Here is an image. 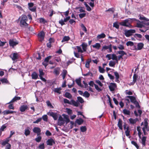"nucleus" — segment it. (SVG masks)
I'll return each mask as SVG.
<instances>
[{"label":"nucleus","mask_w":149,"mask_h":149,"mask_svg":"<svg viewBox=\"0 0 149 149\" xmlns=\"http://www.w3.org/2000/svg\"><path fill=\"white\" fill-rule=\"evenodd\" d=\"M45 34L44 32L42 31L38 33V36L39 38V40L40 41H42L44 39Z\"/></svg>","instance_id":"9"},{"label":"nucleus","mask_w":149,"mask_h":149,"mask_svg":"<svg viewBox=\"0 0 149 149\" xmlns=\"http://www.w3.org/2000/svg\"><path fill=\"white\" fill-rule=\"evenodd\" d=\"M115 64L116 63L115 62L112 61H111L109 62V65L110 66L113 67L114 66Z\"/></svg>","instance_id":"49"},{"label":"nucleus","mask_w":149,"mask_h":149,"mask_svg":"<svg viewBox=\"0 0 149 149\" xmlns=\"http://www.w3.org/2000/svg\"><path fill=\"white\" fill-rule=\"evenodd\" d=\"M64 96L65 97L70 99H71L72 97L71 94L68 92H66Z\"/></svg>","instance_id":"31"},{"label":"nucleus","mask_w":149,"mask_h":149,"mask_svg":"<svg viewBox=\"0 0 149 149\" xmlns=\"http://www.w3.org/2000/svg\"><path fill=\"white\" fill-rule=\"evenodd\" d=\"M46 143L47 145L49 146H52L53 144L55 143L54 141L52 138L48 139L46 141Z\"/></svg>","instance_id":"14"},{"label":"nucleus","mask_w":149,"mask_h":149,"mask_svg":"<svg viewBox=\"0 0 149 149\" xmlns=\"http://www.w3.org/2000/svg\"><path fill=\"white\" fill-rule=\"evenodd\" d=\"M109 87L110 91L111 92H113L114 91L115 89L117 88V85L115 83H110Z\"/></svg>","instance_id":"7"},{"label":"nucleus","mask_w":149,"mask_h":149,"mask_svg":"<svg viewBox=\"0 0 149 149\" xmlns=\"http://www.w3.org/2000/svg\"><path fill=\"white\" fill-rule=\"evenodd\" d=\"M92 47L94 48H96L97 49H99L101 47V45L99 43H97L93 45Z\"/></svg>","instance_id":"24"},{"label":"nucleus","mask_w":149,"mask_h":149,"mask_svg":"<svg viewBox=\"0 0 149 149\" xmlns=\"http://www.w3.org/2000/svg\"><path fill=\"white\" fill-rule=\"evenodd\" d=\"M19 42L16 39H11L9 41V44L10 46L13 47L18 44Z\"/></svg>","instance_id":"6"},{"label":"nucleus","mask_w":149,"mask_h":149,"mask_svg":"<svg viewBox=\"0 0 149 149\" xmlns=\"http://www.w3.org/2000/svg\"><path fill=\"white\" fill-rule=\"evenodd\" d=\"M123 112L125 115H130V111L126 109H124L123 110Z\"/></svg>","instance_id":"34"},{"label":"nucleus","mask_w":149,"mask_h":149,"mask_svg":"<svg viewBox=\"0 0 149 149\" xmlns=\"http://www.w3.org/2000/svg\"><path fill=\"white\" fill-rule=\"evenodd\" d=\"M118 126L120 129L121 130L123 129L122 120L120 119L119 120L118 122Z\"/></svg>","instance_id":"23"},{"label":"nucleus","mask_w":149,"mask_h":149,"mask_svg":"<svg viewBox=\"0 0 149 149\" xmlns=\"http://www.w3.org/2000/svg\"><path fill=\"white\" fill-rule=\"evenodd\" d=\"M90 95V94L87 91H85L83 94V96L86 97H88Z\"/></svg>","instance_id":"37"},{"label":"nucleus","mask_w":149,"mask_h":149,"mask_svg":"<svg viewBox=\"0 0 149 149\" xmlns=\"http://www.w3.org/2000/svg\"><path fill=\"white\" fill-rule=\"evenodd\" d=\"M63 102L64 103L68 104H70V101L68 100L66 98L63 99Z\"/></svg>","instance_id":"58"},{"label":"nucleus","mask_w":149,"mask_h":149,"mask_svg":"<svg viewBox=\"0 0 149 149\" xmlns=\"http://www.w3.org/2000/svg\"><path fill=\"white\" fill-rule=\"evenodd\" d=\"M48 115L51 116L53 118L54 120H56L57 119L58 116L56 113H54L52 111L49 112L47 113Z\"/></svg>","instance_id":"8"},{"label":"nucleus","mask_w":149,"mask_h":149,"mask_svg":"<svg viewBox=\"0 0 149 149\" xmlns=\"http://www.w3.org/2000/svg\"><path fill=\"white\" fill-rule=\"evenodd\" d=\"M131 102L132 103L136 101V99L134 97L132 96V97L130 99Z\"/></svg>","instance_id":"64"},{"label":"nucleus","mask_w":149,"mask_h":149,"mask_svg":"<svg viewBox=\"0 0 149 149\" xmlns=\"http://www.w3.org/2000/svg\"><path fill=\"white\" fill-rule=\"evenodd\" d=\"M129 127L128 126H127V129L126 130H125V134L127 136H128L130 135V131L129 130Z\"/></svg>","instance_id":"39"},{"label":"nucleus","mask_w":149,"mask_h":149,"mask_svg":"<svg viewBox=\"0 0 149 149\" xmlns=\"http://www.w3.org/2000/svg\"><path fill=\"white\" fill-rule=\"evenodd\" d=\"M112 58L111 59L113 60H115L117 62L118 60L117 58V56L116 54H112Z\"/></svg>","instance_id":"48"},{"label":"nucleus","mask_w":149,"mask_h":149,"mask_svg":"<svg viewBox=\"0 0 149 149\" xmlns=\"http://www.w3.org/2000/svg\"><path fill=\"white\" fill-rule=\"evenodd\" d=\"M42 139V137L40 136H39L35 139V140L37 142H40Z\"/></svg>","instance_id":"42"},{"label":"nucleus","mask_w":149,"mask_h":149,"mask_svg":"<svg viewBox=\"0 0 149 149\" xmlns=\"http://www.w3.org/2000/svg\"><path fill=\"white\" fill-rule=\"evenodd\" d=\"M134 21L137 22L136 26L137 27L142 28L143 26V22H141L135 18H128L120 22V24L123 26L130 27L132 26L130 23Z\"/></svg>","instance_id":"1"},{"label":"nucleus","mask_w":149,"mask_h":149,"mask_svg":"<svg viewBox=\"0 0 149 149\" xmlns=\"http://www.w3.org/2000/svg\"><path fill=\"white\" fill-rule=\"evenodd\" d=\"M84 120L81 118L77 119L75 121V123H77L78 125H81L83 123Z\"/></svg>","instance_id":"22"},{"label":"nucleus","mask_w":149,"mask_h":149,"mask_svg":"<svg viewBox=\"0 0 149 149\" xmlns=\"http://www.w3.org/2000/svg\"><path fill=\"white\" fill-rule=\"evenodd\" d=\"M52 57V56H49L45 58L44 61L48 63L49 60Z\"/></svg>","instance_id":"59"},{"label":"nucleus","mask_w":149,"mask_h":149,"mask_svg":"<svg viewBox=\"0 0 149 149\" xmlns=\"http://www.w3.org/2000/svg\"><path fill=\"white\" fill-rule=\"evenodd\" d=\"M46 103L47 104V105L50 107L51 108H53V106L52 105L51 103L50 102V101L49 100L47 101L46 102Z\"/></svg>","instance_id":"54"},{"label":"nucleus","mask_w":149,"mask_h":149,"mask_svg":"<svg viewBox=\"0 0 149 149\" xmlns=\"http://www.w3.org/2000/svg\"><path fill=\"white\" fill-rule=\"evenodd\" d=\"M28 20L27 17L25 15H22L21 16L20 25L21 27L26 28L28 26V24L26 23Z\"/></svg>","instance_id":"2"},{"label":"nucleus","mask_w":149,"mask_h":149,"mask_svg":"<svg viewBox=\"0 0 149 149\" xmlns=\"http://www.w3.org/2000/svg\"><path fill=\"white\" fill-rule=\"evenodd\" d=\"M146 136H143L141 140V141H140V140H139V141H140L141 143L142 144L143 147H145L146 146Z\"/></svg>","instance_id":"13"},{"label":"nucleus","mask_w":149,"mask_h":149,"mask_svg":"<svg viewBox=\"0 0 149 149\" xmlns=\"http://www.w3.org/2000/svg\"><path fill=\"white\" fill-rule=\"evenodd\" d=\"M70 39V38L68 36H65L63 38L61 41V42H64L67 41Z\"/></svg>","instance_id":"32"},{"label":"nucleus","mask_w":149,"mask_h":149,"mask_svg":"<svg viewBox=\"0 0 149 149\" xmlns=\"http://www.w3.org/2000/svg\"><path fill=\"white\" fill-rule=\"evenodd\" d=\"M76 47L77 49L78 52H81V53L83 52L84 51L82 50L80 46H76Z\"/></svg>","instance_id":"50"},{"label":"nucleus","mask_w":149,"mask_h":149,"mask_svg":"<svg viewBox=\"0 0 149 149\" xmlns=\"http://www.w3.org/2000/svg\"><path fill=\"white\" fill-rule=\"evenodd\" d=\"M136 31L134 29H130L125 30V35L127 37H129L132 35V34L135 32Z\"/></svg>","instance_id":"3"},{"label":"nucleus","mask_w":149,"mask_h":149,"mask_svg":"<svg viewBox=\"0 0 149 149\" xmlns=\"http://www.w3.org/2000/svg\"><path fill=\"white\" fill-rule=\"evenodd\" d=\"M126 44L127 46H134V44L133 42L129 41L127 42Z\"/></svg>","instance_id":"38"},{"label":"nucleus","mask_w":149,"mask_h":149,"mask_svg":"<svg viewBox=\"0 0 149 149\" xmlns=\"http://www.w3.org/2000/svg\"><path fill=\"white\" fill-rule=\"evenodd\" d=\"M106 37V35L103 33H102L101 34L97 36V38L98 39L104 38Z\"/></svg>","instance_id":"27"},{"label":"nucleus","mask_w":149,"mask_h":149,"mask_svg":"<svg viewBox=\"0 0 149 149\" xmlns=\"http://www.w3.org/2000/svg\"><path fill=\"white\" fill-rule=\"evenodd\" d=\"M39 76H42L44 74V73L43 72V70L42 69H39Z\"/></svg>","instance_id":"52"},{"label":"nucleus","mask_w":149,"mask_h":149,"mask_svg":"<svg viewBox=\"0 0 149 149\" xmlns=\"http://www.w3.org/2000/svg\"><path fill=\"white\" fill-rule=\"evenodd\" d=\"M118 53L120 55L123 56L124 55H126V53L123 51H120L118 52Z\"/></svg>","instance_id":"53"},{"label":"nucleus","mask_w":149,"mask_h":149,"mask_svg":"<svg viewBox=\"0 0 149 149\" xmlns=\"http://www.w3.org/2000/svg\"><path fill=\"white\" fill-rule=\"evenodd\" d=\"M28 107L26 105H22L21 106L20 108V110L22 112L24 111L26 109H27Z\"/></svg>","instance_id":"20"},{"label":"nucleus","mask_w":149,"mask_h":149,"mask_svg":"<svg viewBox=\"0 0 149 149\" xmlns=\"http://www.w3.org/2000/svg\"><path fill=\"white\" fill-rule=\"evenodd\" d=\"M131 143L137 149H140L139 146L137 143L135 141H131Z\"/></svg>","instance_id":"35"},{"label":"nucleus","mask_w":149,"mask_h":149,"mask_svg":"<svg viewBox=\"0 0 149 149\" xmlns=\"http://www.w3.org/2000/svg\"><path fill=\"white\" fill-rule=\"evenodd\" d=\"M76 82L77 85L81 87H82L83 85H81V79H76Z\"/></svg>","instance_id":"28"},{"label":"nucleus","mask_w":149,"mask_h":149,"mask_svg":"<svg viewBox=\"0 0 149 149\" xmlns=\"http://www.w3.org/2000/svg\"><path fill=\"white\" fill-rule=\"evenodd\" d=\"M114 73L116 77V81L117 82L118 81L119 82L118 80L119 77V75L118 73L117 72H114Z\"/></svg>","instance_id":"30"},{"label":"nucleus","mask_w":149,"mask_h":149,"mask_svg":"<svg viewBox=\"0 0 149 149\" xmlns=\"http://www.w3.org/2000/svg\"><path fill=\"white\" fill-rule=\"evenodd\" d=\"M120 23H118L117 22H116L113 23V26L114 27L116 28V29H118L119 27Z\"/></svg>","instance_id":"29"},{"label":"nucleus","mask_w":149,"mask_h":149,"mask_svg":"<svg viewBox=\"0 0 149 149\" xmlns=\"http://www.w3.org/2000/svg\"><path fill=\"white\" fill-rule=\"evenodd\" d=\"M135 38H141L142 37V36L140 34L135 33L134 35Z\"/></svg>","instance_id":"57"},{"label":"nucleus","mask_w":149,"mask_h":149,"mask_svg":"<svg viewBox=\"0 0 149 149\" xmlns=\"http://www.w3.org/2000/svg\"><path fill=\"white\" fill-rule=\"evenodd\" d=\"M61 90V88H55L54 91L55 93L60 94L61 93L60 91Z\"/></svg>","instance_id":"36"},{"label":"nucleus","mask_w":149,"mask_h":149,"mask_svg":"<svg viewBox=\"0 0 149 149\" xmlns=\"http://www.w3.org/2000/svg\"><path fill=\"white\" fill-rule=\"evenodd\" d=\"M30 129L28 127L26 128L24 130V134L26 136H28L30 135Z\"/></svg>","instance_id":"16"},{"label":"nucleus","mask_w":149,"mask_h":149,"mask_svg":"<svg viewBox=\"0 0 149 149\" xmlns=\"http://www.w3.org/2000/svg\"><path fill=\"white\" fill-rule=\"evenodd\" d=\"M107 49L108 50H107V51L108 53H111L112 52V45L111 44H110L108 46L104 45L103 46L102 51H105Z\"/></svg>","instance_id":"4"},{"label":"nucleus","mask_w":149,"mask_h":149,"mask_svg":"<svg viewBox=\"0 0 149 149\" xmlns=\"http://www.w3.org/2000/svg\"><path fill=\"white\" fill-rule=\"evenodd\" d=\"M82 47L84 52H86L87 50V47L88 46L87 44L85 42H83L80 45Z\"/></svg>","instance_id":"17"},{"label":"nucleus","mask_w":149,"mask_h":149,"mask_svg":"<svg viewBox=\"0 0 149 149\" xmlns=\"http://www.w3.org/2000/svg\"><path fill=\"white\" fill-rule=\"evenodd\" d=\"M6 127L7 126L5 124H4L0 128V130H1L2 131H3L6 128Z\"/></svg>","instance_id":"62"},{"label":"nucleus","mask_w":149,"mask_h":149,"mask_svg":"<svg viewBox=\"0 0 149 149\" xmlns=\"http://www.w3.org/2000/svg\"><path fill=\"white\" fill-rule=\"evenodd\" d=\"M39 22L40 23H45L46 22V21L44 19L42 18H39Z\"/></svg>","instance_id":"55"},{"label":"nucleus","mask_w":149,"mask_h":149,"mask_svg":"<svg viewBox=\"0 0 149 149\" xmlns=\"http://www.w3.org/2000/svg\"><path fill=\"white\" fill-rule=\"evenodd\" d=\"M99 71L100 73H103L104 72V70L101 67H99Z\"/></svg>","instance_id":"60"},{"label":"nucleus","mask_w":149,"mask_h":149,"mask_svg":"<svg viewBox=\"0 0 149 149\" xmlns=\"http://www.w3.org/2000/svg\"><path fill=\"white\" fill-rule=\"evenodd\" d=\"M81 131L82 132H84L86 131L87 130L86 127L85 126H81L80 127Z\"/></svg>","instance_id":"46"},{"label":"nucleus","mask_w":149,"mask_h":149,"mask_svg":"<svg viewBox=\"0 0 149 149\" xmlns=\"http://www.w3.org/2000/svg\"><path fill=\"white\" fill-rule=\"evenodd\" d=\"M133 103L135 105L136 107H137L139 108H140V106L139 105L138 102L136 100V101H135Z\"/></svg>","instance_id":"61"},{"label":"nucleus","mask_w":149,"mask_h":149,"mask_svg":"<svg viewBox=\"0 0 149 149\" xmlns=\"http://www.w3.org/2000/svg\"><path fill=\"white\" fill-rule=\"evenodd\" d=\"M10 57L13 61H15L18 58L19 55L17 53H14L10 55Z\"/></svg>","instance_id":"11"},{"label":"nucleus","mask_w":149,"mask_h":149,"mask_svg":"<svg viewBox=\"0 0 149 149\" xmlns=\"http://www.w3.org/2000/svg\"><path fill=\"white\" fill-rule=\"evenodd\" d=\"M38 148L40 149H44L45 147L44 146V143L40 144L38 146Z\"/></svg>","instance_id":"63"},{"label":"nucleus","mask_w":149,"mask_h":149,"mask_svg":"<svg viewBox=\"0 0 149 149\" xmlns=\"http://www.w3.org/2000/svg\"><path fill=\"white\" fill-rule=\"evenodd\" d=\"M15 112L9 110H6L2 112L4 115H6L9 114L13 113Z\"/></svg>","instance_id":"21"},{"label":"nucleus","mask_w":149,"mask_h":149,"mask_svg":"<svg viewBox=\"0 0 149 149\" xmlns=\"http://www.w3.org/2000/svg\"><path fill=\"white\" fill-rule=\"evenodd\" d=\"M2 83H5L7 84L8 83V81L6 78H3L0 79Z\"/></svg>","instance_id":"40"},{"label":"nucleus","mask_w":149,"mask_h":149,"mask_svg":"<svg viewBox=\"0 0 149 149\" xmlns=\"http://www.w3.org/2000/svg\"><path fill=\"white\" fill-rule=\"evenodd\" d=\"M42 118L45 121L47 122L48 121V117L46 115H43Z\"/></svg>","instance_id":"43"},{"label":"nucleus","mask_w":149,"mask_h":149,"mask_svg":"<svg viewBox=\"0 0 149 149\" xmlns=\"http://www.w3.org/2000/svg\"><path fill=\"white\" fill-rule=\"evenodd\" d=\"M67 73V71L66 70H64L63 71V72L61 74V75H62L63 78L64 79L66 76V75Z\"/></svg>","instance_id":"41"},{"label":"nucleus","mask_w":149,"mask_h":149,"mask_svg":"<svg viewBox=\"0 0 149 149\" xmlns=\"http://www.w3.org/2000/svg\"><path fill=\"white\" fill-rule=\"evenodd\" d=\"M77 99L78 101L81 103H82L84 102V100L81 97H78Z\"/></svg>","instance_id":"45"},{"label":"nucleus","mask_w":149,"mask_h":149,"mask_svg":"<svg viewBox=\"0 0 149 149\" xmlns=\"http://www.w3.org/2000/svg\"><path fill=\"white\" fill-rule=\"evenodd\" d=\"M32 78L33 79H36L38 78V75L35 72H33L31 75Z\"/></svg>","instance_id":"25"},{"label":"nucleus","mask_w":149,"mask_h":149,"mask_svg":"<svg viewBox=\"0 0 149 149\" xmlns=\"http://www.w3.org/2000/svg\"><path fill=\"white\" fill-rule=\"evenodd\" d=\"M83 75L84 76H90L91 77L93 76L92 73L90 71H89L87 73L83 74Z\"/></svg>","instance_id":"51"},{"label":"nucleus","mask_w":149,"mask_h":149,"mask_svg":"<svg viewBox=\"0 0 149 149\" xmlns=\"http://www.w3.org/2000/svg\"><path fill=\"white\" fill-rule=\"evenodd\" d=\"M86 15V13H80L79 15V17L81 19H82Z\"/></svg>","instance_id":"56"},{"label":"nucleus","mask_w":149,"mask_h":149,"mask_svg":"<svg viewBox=\"0 0 149 149\" xmlns=\"http://www.w3.org/2000/svg\"><path fill=\"white\" fill-rule=\"evenodd\" d=\"M79 102H76L73 100H70V104L73 105L76 107H77L79 106Z\"/></svg>","instance_id":"19"},{"label":"nucleus","mask_w":149,"mask_h":149,"mask_svg":"<svg viewBox=\"0 0 149 149\" xmlns=\"http://www.w3.org/2000/svg\"><path fill=\"white\" fill-rule=\"evenodd\" d=\"M139 19L140 20H143L144 21H149V19L147 18L142 15H139Z\"/></svg>","instance_id":"26"},{"label":"nucleus","mask_w":149,"mask_h":149,"mask_svg":"<svg viewBox=\"0 0 149 149\" xmlns=\"http://www.w3.org/2000/svg\"><path fill=\"white\" fill-rule=\"evenodd\" d=\"M129 121L131 124H134L136 123L137 120L136 119L130 118L129 119Z\"/></svg>","instance_id":"33"},{"label":"nucleus","mask_w":149,"mask_h":149,"mask_svg":"<svg viewBox=\"0 0 149 149\" xmlns=\"http://www.w3.org/2000/svg\"><path fill=\"white\" fill-rule=\"evenodd\" d=\"M33 131L34 133L37 134L38 135H39L40 134L41 130L40 128L36 127L33 129Z\"/></svg>","instance_id":"12"},{"label":"nucleus","mask_w":149,"mask_h":149,"mask_svg":"<svg viewBox=\"0 0 149 149\" xmlns=\"http://www.w3.org/2000/svg\"><path fill=\"white\" fill-rule=\"evenodd\" d=\"M138 77V75L136 74H134L133 76V81L134 82V83H135Z\"/></svg>","instance_id":"44"},{"label":"nucleus","mask_w":149,"mask_h":149,"mask_svg":"<svg viewBox=\"0 0 149 149\" xmlns=\"http://www.w3.org/2000/svg\"><path fill=\"white\" fill-rule=\"evenodd\" d=\"M142 130L143 132V134L144 136L147 135L148 133L146 132V130L148 132L149 131V127L148 126L144 127L142 128Z\"/></svg>","instance_id":"15"},{"label":"nucleus","mask_w":149,"mask_h":149,"mask_svg":"<svg viewBox=\"0 0 149 149\" xmlns=\"http://www.w3.org/2000/svg\"><path fill=\"white\" fill-rule=\"evenodd\" d=\"M81 27L82 28V30L86 33L87 32V30L86 27L84 26L83 24H81L80 25Z\"/></svg>","instance_id":"47"},{"label":"nucleus","mask_w":149,"mask_h":149,"mask_svg":"<svg viewBox=\"0 0 149 149\" xmlns=\"http://www.w3.org/2000/svg\"><path fill=\"white\" fill-rule=\"evenodd\" d=\"M143 43H138L137 45V47H136V46L134 45V48L133 50H141L143 48Z\"/></svg>","instance_id":"5"},{"label":"nucleus","mask_w":149,"mask_h":149,"mask_svg":"<svg viewBox=\"0 0 149 149\" xmlns=\"http://www.w3.org/2000/svg\"><path fill=\"white\" fill-rule=\"evenodd\" d=\"M21 98L20 97L17 96H15L7 104L12 103L17 100H20Z\"/></svg>","instance_id":"18"},{"label":"nucleus","mask_w":149,"mask_h":149,"mask_svg":"<svg viewBox=\"0 0 149 149\" xmlns=\"http://www.w3.org/2000/svg\"><path fill=\"white\" fill-rule=\"evenodd\" d=\"M65 123V121L62 117L60 115L58 118V124L60 126L63 125Z\"/></svg>","instance_id":"10"}]
</instances>
